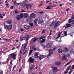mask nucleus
<instances>
[{"label": "nucleus", "mask_w": 74, "mask_h": 74, "mask_svg": "<svg viewBox=\"0 0 74 74\" xmlns=\"http://www.w3.org/2000/svg\"><path fill=\"white\" fill-rule=\"evenodd\" d=\"M16 53V52L10 54L8 56L9 58H11L13 60H15L16 58V56L15 54Z\"/></svg>", "instance_id": "obj_1"}, {"label": "nucleus", "mask_w": 74, "mask_h": 74, "mask_svg": "<svg viewBox=\"0 0 74 74\" xmlns=\"http://www.w3.org/2000/svg\"><path fill=\"white\" fill-rule=\"evenodd\" d=\"M4 28L6 30H11L12 29V25H5V23H4Z\"/></svg>", "instance_id": "obj_2"}, {"label": "nucleus", "mask_w": 74, "mask_h": 74, "mask_svg": "<svg viewBox=\"0 0 74 74\" xmlns=\"http://www.w3.org/2000/svg\"><path fill=\"white\" fill-rule=\"evenodd\" d=\"M46 37V36H41L40 38H38V37H36L34 38H33L32 39H31V42H32V41L33 40V39H34L33 40V41L34 42H35V41H37V40H38V39H39L40 40H41L42 39H43V38H45Z\"/></svg>", "instance_id": "obj_3"}, {"label": "nucleus", "mask_w": 74, "mask_h": 74, "mask_svg": "<svg viewBox=\"0 0 74 74\" xmlns=\"http://www.w3.org/2000/svg\"><path fill=\"white\" fill-rule=\"evenodd\" d=\"M61 23H60V22L59 21H58L57 22V23H56L55 25H54V29L56 28V27H58L60 25Z\"/></svg>", "instance_id": "obj_4"}, {"label": "nucleus", "mask_w": 74, "mask_h": 74, "mask_svg": "<svg viewBox=\"0 0 74 74\" xmlns=\"http://www.w3.org/2000/svg\"><path fill=\"white\" fill-rule=\"evenodd\" d=\"M52 44L51 43H48L46 44V47L47 48H50L52 47Z\"/></svg>", "instance_id": "obj_5"}, {"label": "nucleus", "mask_w": 74, "mask_h": 74, "mask_svg": "<svg viewBox=\"0 0 74 74\" xmlns=\"http://www.w3.org/2000/svg\"><path fill=\"white\" fill-rule=\"evenodd\" d=\"M36 16V14L34 13H32L30 15V17L31 18H35Z\"/></svg>", "instance_id": "obj_6"}, {"label": "nucleus", "mask_w": 74, "mask_h": 74, "mask_svg": "<svg viewBox=\"0 0 74 74\" xmlns=\"http://www.w3.org/2000/svg\"><path fill=\"white\" fill-rule=\"evenodd\" d=\"M30 26L29 25H25L24 26V28L27 30H29L30 29Z\"/></svg>", "instance_id": "obj_7"}, {"label": "nucleus", "mask_w": 74, "mask_h": 74, "mask_svg": "<svg viewBox=\"0 0 74 74\" xmlns=\"http://www.w3.org/2000/svg\"><path fill=\"white\" fill-rule=\"evenodd\" d=\"M70 67H71V66H68L67 68L66 69V71H65L64 73V74H67V73H68V71H69V70H70V69H68V68H69Z\"/></svg>", "instance_id": "obj_8"}, {"label": "nucleus", "mask_w": 74, "mask_h": 74, "mask_svg": "<svg viewBox=\"0 0 74 74\" xmlns=\"http://www.w3.org/2000/svg\"><path fill=\"white\" fill-rule=\"evenodd\" d=\"M55 64L57 66H60L61 65V62H56L55 63Z\"/></svg>", "instance_id": "obj_9"}, {"label": "nucleus", "mask_w": 74, "mask_h": 74, "mask_svg": "<svg viewBox=\"0 0 74 74\" xmlns=\"http://www.w3.org/2000/svg\"><path fill=\"white\" fill-rule=\"evenodd\" d=\"M62 59L63 60H67V56L65 55L63 56Z\"/></svg>", "instance_id": "obj_10"}, {"label": "nucleus", "mask_w": 74, "mask_h": 74, "mask_svg": "<svg viewBox=\"0 0 74 74\" xmlns=\"http://www.w3.org/2000/svg\"><path fill=\"white\" fill-rule=\"evenodd\" d=\"M45 58V56L42 55L39 56L38 57V58L40 60H42V59L43 58Z\"/></svg>", "instance_id": "obj_11"}, {"label": "nucleus", "mask_w": 74, "mask_h": 74, "mask_svg": "<svg viewBox=\"0 0 74 74\" xmlns=\"http://www.w3.org/2000/svg\"><path fill=\"white\" fill-rule=\"evenodd\" d=\"M38 18L36 19L34 21V23L35 26H37V21H38Z\"/></svg>", "instance_id": "obj_12"}, {"label": "nucleus", "mask_w": 74, "mask_h": 74, "mask_svg": "<svg viewBox=\"0 0 74 74\" xmlns=\"http://www.w3.org/2000/svg\"><path fill=\"white\" fill-rule=\"evenodd\" d=\"M38 24H41L43 23V20L41 19H39L38 21Z\"/></svg>", "instance_id": "obj_13"}, {"label": "nucleus", "mask_w": 74, "mask_h": 74, "mask_svg": "<svg viewBox=\"0 0 74 74\" xmlns=\"http://www.w3.org/2000/svg\"><path fill=\"white\" fill-rule=\"evenodd\" d=\"M34 56L36 58H38V52H36L35 53Z\"/></svg>", "instance_id": "obj_14"}, {"label": "nucleus", "mask_w": 74, "mask_h": 74, "mask_svg": "<svg viewBox=\"0 0 74 74\" xmlns=\"http://www.w3.org/2000/svg\"><path fill=\"white\" fill-rule=\"evenodd\" d=\"M29 62L30 63H33L34 62V59H33L32 57H30L29 58Z\"/></svg>", "instance_id": "obj_15"}, {"label": "nucleus", "mask_w": 74, "mask_h": 74, "mask_svg": "<svg viewBox=\"0 0 74 74\" xmlns=\"http://www.w3.org/2000/svg\"><path fill=\"white\" fill-rule=\"evenodd\" d=\"M58 53H62L63 52V50L62 49H58Z\"/></svg>", "instance_id": "obj_16"}, {"label": "nucleus", "mask_w": 74, "mask_h": 74, "mask_svg": "<svg viewBox=\"0 0 74 74\" xmlns=\"http://www.w3.org/2000/svg\"><path fill=\"white\" fill-rule=\"evenodd\" d=\"M26 37H21L20 38V40L21 41H22L23 40H26Z\"/></svg>", "instance_id": "obj_17"}, {"label": "nucleus", "mask_w": 74, "mask_h": 74, "mask_svg": "<svg viewBox=\"0 0 74 74\" xmlns=\"http://www.w3.org/2000/svg\"><path fill=\"white\" fill-rule=\"evenodd\" d=\"M63 51L65 52H69V49L67 48H66L65 49H64Z\"/></svg>", "instance_id": "obj_18"}, {"label": "nucleus", "mask_w": 74, "mask_h": 74, "mask_svg": "<svg viewBox=\"0 0 74 74\" xmlns=\"http://www.w3.org/2000/svg\"><path fill=\"white\" fill-rule=\"evenodd\" d=\"M6 23L9 25H11L12 23V21H11V20H9L8 21H7L6 22Z\"/></svg>", "instance_id": "obj_19"}, {"label": "nucleus", "mask_w": 74, "mask_h": 74, "mask_svg": "<svg viewBox=\"0 0 74 74\" xmlns=\"http://www.w3.org/2000/svg\"><path fill=\"white\" fill-rule=\"evenodd\" d=\"M20 17L21 19H22L23 18V14L21 13L20 15H18Z\"/></svg>", "instance_id": "obj_20"}, {"label": "nucleus", "mask_w": 74, "mask_h": 74, "mask_svg": "<svg viewBox=\"0 0 74 74\" xmlns=\"http://www.w3.org/2000/svg\"><path fill=\"white\" fill-rule=\"evenodd\" d=\"M57 48L56 47H55L53 48V49H50V51H53V52H55V51L56 50V49Z\"/></svg>", "instance_id": "obj_21"}, {"label": "nucleus", "mask_w": 74, "mask_h": 74, "mask_svg": "<svg viewBox=\"0 0 74 74\" xmlns=\"http://www.w3.org/2000/svg\"><path fill=\"white\" fill-rule=\"evenodd\" d=\"M26 46L24 47V50H25V52H24V53H23V55H25V53H26V52H27V48H26Z\"/></svg>", "instance_id": "obj_22"}, {"label": "nucleus", "mask_w": 74, "mask_h": 74, "mask_svg": "<svg viewBox=\"0 0 74 74\" xmlns=\"http://www.w3.org/2000/svg\"><path fill=\"white\" fill-rule=\"evenodd\" d=\"M66 25L67 26L65 27V28H67V27H71V24H66Z\"/></svg>", "instance_id": "obj_23"}, {"label": "nucleus", "mask_w": 74, "mask_h": 74, "mask_svg": "<svg viewBox=\"0 0 74 74\" xmlns=\"http://www.w3.org/2000/svg\"><path fill=\"white\" fill-rule=\"evenodd\" d=\"M64 36H63L61 37V38L62 37H64L65 36H67V31H65L64 32Z\"/></svg>", "instance_id": "obj_24"}, {"label": "nucleus", "mask_w": 74, "mask_h": 74, "mask_svg": "<svg viewBox=\"0 0 74 74\" xmlns=\"http://www.w3.org/2000/svg\"><path fill=\"white\" fill-rule=\"evenodd\" d=\"M62 34V32H60L58 35V36L56 38V39H58V38H59L60 37V36H61V34Z\"/></svg>", "instance_id": "obj_25"}, {"label": "nucleus", "mask_w": 74, "mask_h": 74, "mask_svg": "<svg viewBox=\"0 0 74 74\" xmlns=\"http://www.w3.org/2000/svg\"><path fill=\"white\" fill-rule=\"evenodd\" d=\"M16 18L17 21H20V18H21V17H20L18 15L16 17Z\"/></svg>", "instance_id": "obj_26"}, {"label": "nucleus", "mask_w": 74, "mask_h": 74, "mask_svg": "<svg viewBox=\"0 0 74 74\" xmlns=\"http://www.w3.org/2000/svg\"><path fill=\"white\" fill-rule=\"evenodd\" d=\"M45 42V38H44L41 40V44L42 43H44Z\"/></svg>", "instance_id": "obj_27"}, {"label": "nucleus", "mask_w": 74, "mask_h": 74, "mask_svg": "<svg viewBox=\"0 0 74 74\" xmlns=\"http://www.w3.org/2000/svg\"><path fill=\"white\" fill-rule=\"evenodd\" d=\"M28 15L26 13H25L23 15V16L24 18H27Z\"/></svg>", "instance_id": "obj_28"}, {"label": "nucleus", "mask_w": 74, "mask_h": 74, "mask_svg": "<svg viewBox=\"0 0 74 74\" xmlns=\"http://www.w3.org/2000/svg\"><path fill=\"white\" fill-rule=\"evenodd\" d=\"M53 52L52 51L49 52V54H48L49 56H51V55L53 54Z\"/></svg>", "instance_id": "obj_29"}, {"label": "nucleus", "mask_w": 74, "mask_h": 74, "mask_svg": "<svg viewBox=\"0 0 74 74\" xmlns=\"http://www.w3.org/2000/svg\"><path fill=\"white\" fill-rule=\"evenodd\" d=\"M29 25L31 27H33L34 24L33 23H31L29 24Z\"/></svg>", "instance_id": "obj_30"}, {"label": "nucleus", "mask_w": 74, "mask_h": 74, "mask_svg": "<svg viewBox=\"0 0 74 74\" xmlns=\"http://www.w3.org/2000/svg\"><path fill=\"white\" fill-rule=\"evenodd\" d=\"M53 70H56V71H57L58 70V67L54 66L53 68Z\"/></svg>", "instance_id": "obj_31"}, {"label": "nucleus", "mask_w": 74, "mask_h": 74, "mask_svg": "<svg viewBox=\"0 0 74 74\" xmlns=\"http://www.w3.org/2000/svg\"><path fill=\"white\" fill-rule=\"evenodd\" d=\"M14 4H15V5H18L20 4V3H16V1H15V2H14Z\"/></svg>", "instance_id": "obj_32"}, {"label": "nucleus", "mask_w": 74, "mask_h": 74, "mask_svg": "<svg viewBox=\"0 0 74 74\" xmlns=\"http://www.w3.org/2000/svg\"><path fill=\"white\" fill-rule=\"evenodd\" d=\"M55 25V24H54V22H53L52 23H51V24H50V26H52L54 25Z\"/></svg>", "instance_id": "obj_33"}, {"label": "nucleus", "mask_w": 74, "mask_h": 74, "mask_svg": "<svg viewBox=\"0 0 74 74\" xmlns=\"http://www.w3.org/2000/svg\"><path fill=\"white\" fill-rule=\"evenodd\" d=\"M73 20L72 19H70L69 20V23H71L73 21Z\"/></svg>", "instance_id": "obj_34"}, {"label": "nucleus", "mask_w": 74, "mask_h": 74, "mask_svg": "<svg viewBox=\"0 0 74 74\" xmlns=\"http://www.w3.org/2000/svg\"><path fill=\"white\" fill-rule=\"evenodd\" d=\"M34 68V67H33V66H31L30 68L29 69L31 70H32Z\"/></svg>", "instance_id": "obj_35"}, {"label": "nucleus", "mask_w": 74, "mask_h": 74, "mask_svg": "<svg viewBox=\"0 0 74 74\" xmlns=\"http://www.w3.org/2000/svg\"><path fill=\"white\" fill-rule=\"evenodd\" d=\"M9 3H6V6L8 8H9Z\"/></svg>", "instance_id": "obj_36"}, {"label": "nucleus", "mask_w": 74, "mask_h": 74, "mask_svg": "<svg viewBox=\"0 0 74 74\" xmlns=\"http://www.w3.org/2000/svg\"><path fill=\"white\" fill-rule=\"evenodd\" d=\"M48 7H48L46 8V10H51V7H49V6Z\"/></svg>", "instance_id": "obj_37"}, {"label": "nucleus", "mask_w": 74, "mask_h": 74, "mask_svg": "<svg viewBox=\"0 0 74 74\" xmlns=\"http://www.w3.org/2000/svg\"><path fill=\"white\" fill-rule=\"evenodd\" d=\"M51 36H49L47 37V38L48 40H49V39H51Z\"/></svg>", "instance_id": "obj_38"}, {"label": "nucleus", "mask_w": 74, "mask_h": 74, "mask_svg": "<svg viewBox=\"0 0 74 74\" xmlns=\"http://www.w3.org/2000/svg\"><path fill=\"white\" fill-rule=\"evenodd\" d=\"M73 71V69H72L71 70V71L70 72H69V74H71V72Z\"/></svg>", "instance_id": "obj_39"}, {"label": "nucleus", "mask_w": 74, "mask_h": 74, "mask_svg": "<svg viewBox=\"0 0 74 74\" xmlns=\"http://www.w3.org/2000/svg\"><path fill=\"white\" fill-rule=\"evenodd\" d=\"M27 22H31V20H30V19H27Z\"/></svg>", "instance_id": "obj_40"}, {"label": "nucleus", "mask_w": 74, "mask_h": 74, "mask_svg": "<svg viewBox=\"0 0 74 74\" xmlns=\"http://www.w3.org/2000/svg\"><path fill=\"white\" fill-rule=\"evenodd\" d=\"M66 56H67V57H68V58H70V55L69 54V53L67 54Z\"/></svg>", "instance_id": "obj_41"}, {"label": "nucleus", "mask_w": 74, "mask_h": 74, "mask_svg": "<svg viewBox=\"0 0 74 74\" xmlns=\"http://www.w3.org/2000/svg\"><path fill=\"white\" fill-rule=\"evenodd\" d=\"M38 42L39 43H40V44H41V40H38Z\"/></svg>", "instance_id": "obj_42"}, {"label": "nucleus", "mask_w": 74, "mask_h": 74, "mask_svg": "<svg viewBox=\"0 0 74 74\" xmlns=\"http://www.w3.org/2000/svg\"><path fill=\"white\" fill-rule=\"evenodd\" d=\"M29 36H27L26 38V41H27L29 40Z\"/></svg>", "instance_id": "obj_43"}, {"label": "nucleus", "mask_w": 74, "mask_h": 74, "mask_svg": "<svg viewBox=\"0 0 74 74\" xmlns=\"http://www.w3.org/2000/svg\"><path fill=\"white\" fill-rule=\"evenodd\" d=\"M45 29H44L42 32V34H44V33H45Z\"/></svg>", "instance_id": "obj_44"}, {"label": "nucleus", "mask_w": 74, "mask_h": 74, "mask_svg": "<svg viewBox=\"0 0 74 74\" xmlns=\"http://www.w3.org/2000/svg\"><path fill=\"white\" fill-rule=\"evenodd\" d=\"M27 5V4H26L24 3L23 5V7H26Z\"/></svg>", "instance_id": "obj_45"}, {"label": "nucleus", "mask_w": 74, "mask_h": 74, "mask_svg": "<svg viewBox=\"0 0 74 74\" xmlns=\"http://www.w3.org/2000/svg\"><path fill=\"white\" fill-rule=\"evenodd\" d=\"M27 5H28V6H29L30 7V8H31L32 7V6L29 3H28L27 4Z\"/></svg>", "instance_id": "obj_46"}, {"label": "nucleus", "mask_w": 74, "mask_h": 74, "mask_svg": "<svg viewBox=\"0 0 74 74\" xmlns=\"http://www.w3.org/2000/svg\"><path fill=\"white\" fill-rule=\"evenodd\" d=\"M72 61H71L70 62H69L68 63L66 64V65H69V64H70Z\"/></svg>", "instance_id": "obj_47"}, {"label": "nucleus", "mask_w": 74, "mask_h": 74, "mask_svg": "<svg viewBox=\"0 0 74 74\" xmlns=\"http://www.w3.org/2000/svg\"><path fill=\"white\" fill-rule=\"evenodd\" d=\"M22 67H20L19 69V72H21V71L22 70Z\"/></svg>", "instance_id": "obj_48"}, {"label": "nucleus", "mask_w": 74, "mask_h": 74, "mask_svg": "<svg viewBox=\"0 0 74 74\" xmlns=\"http://www.w3.org/2000/svg\"><path fill=\"white\" fill-rule=\"evenodd\" d=\"M52 30H51L50 32V34H49V36H51V34H52Z\"/></svg>", "instance_id": "obj_49"}, {"label": "nucleus", "mask_w": 74, "mask_h": 74, "mask_svg": "<svg viewBox=\"0 0 74 74\" xmlns=\"http://www.w3.org/2000/svg\"><path fill=\"white\" fill-rule=\"evenodd\" d=\"M53 74H55L56 73V71H55V70H54L53 71Z\"/></svg>", "instance_id": "obj_50"}, {"label": "nucleus", "mask_w": 74, "mask_h": 74, "mask_svg": "<svg viewBox=\"0 0 74 74\" xmlns=\"http://www.w3.org/2000/svg\"><path fill=\"white\" fill-rule=\"evenodd\" d=\"M21 51H20V55H21V53H22V49H20Z\"/></svg>", "instance_id": "obj_51"}, {"label": "nucleus", "mask_w": 74, "mask_h": 74, "mask_svg": "<svg viewBox=\"0 0 74 74\" xmlns=\"http://www.w3.org/2000/svg\"><path fill=\"white\" fill-rule=\"evenodd\" d=\"M67 4H68V5H69H69H72V3H67Z\"/></svg>", "instance_id": "obj_52"}, {"label": "nucleus", "mask_w": 74, "mask_h": 74, "mask_svg": "<svg viewBox=\"0 0 74 74\" xmlns=\"http://www.w3.org/2000/svg\"><path fill=\"white\" fill-rule=\"evenodd\" d=\"M10 9H13L14 8V6H12L10 7Z\"/></svg>", "instance_id": "obj_53"}, {"label": "nucleus", "mask_w": 74, "mask_h": 74, "mask_svg": "<svg viewBox=\"0 0 74 74\" xmlns=\"http://www.w3.org/2000/svg\"><path fill=\"white\" fill-rule=\"evenodd\" d=\"M22 12H25V11L23 10V9H21Z\"/></svg>", "instance_id": "obj_54"}, {"label": "nucleus", "mask_w": 74, "mask_h": 74, "mask_svg": "<svg viewBox=\"0 0 74 74\" xmlns=\"http://www.w3.org/2000/svg\"><path fill=\"white\" fill-rule=\"evenodd\" d=\"M72 25H74V20H72Z\"/></svg>", "instance_id": "obj_55"}, {"label": "nucleus", "mask_w": 74, "mask_h": 74, "mask_svg": "<svg viewBox=\"0 0 74 74\" xmlns=\"http://www.w3.org/2000/svg\"><path fill=\"white\" fill-rule=\"evenodd\" d=\"M42 47L43 48H45V45H42Z\"/></svg>", "instance_id": "obj_56"}, {"label": "nucleus", "mask_w": 74, "mask_h": 74, "mask_svg": "<svg viewBox=\"0 0 74 74\" xmlns=\"http://www.w3.org/2000/svg\"><path fill=\"white\" fill-rule=\"evenodd\" d=\"M13 60H11L10 62V64H12V62Z\"/></svg>", "instance_id": "obj_57"}, {"label": "nucleus", "mask_w": 74, "mask_h": 74, "mask_svg": "<svg viewBox=\"0 0 74 74\" xmlns=\"http://www.w3.org/2000/svg\"><path fill=\"white\" fill-rule=\"evenodd\" d=\"M31 48L32 49H33H33H34V46H32L31 47Z\"/></svg>", "instance_id": "obj_58"}, {"label": "nucleus", "mask_w": 74, "mask_h": 74, "mask_svg": "<svg viewBox=\"0 0 74 74\" xmlns=\"http://www.w3.org/2000/svg\"><path fill=\"white\" fill-rule=\"evenodd\" d=\"M15 14H17L18 13V10H16L15 11Z\"/></svg>", "instance_id": "obj_59"}, {"label": "nucleus", "mask_w": 74, "mask_h": 74, "mask_svg": "<svg viewBox=\"0 0 74 74\" xmlns=\"http://www.w3.org/2000/svg\"><path fill=\"white\" fill-rule=\"evenodd\" d=\"M11 69H12V67L11 66H9V69L10 70V71L11 70Z\"/></svg>", "instance_id": "obj_60"}, {"label": "nucleus", "mask_w": 74, "mask_h": 74, "mask_svg": "<svg viewBox=\"0 0 74 74\" xmlns=\"http://www.w3.org/2000/svg\"><path fill=\"white\" fill-rule=\"evenodd\" d=\"M70 10V8H68L66 10V11L67 12Z\"/></svg>", "instance_id": "obj_61"}, {"label": "nucleus", "mask_w": 74, "mask_h": 74, "mask_svg": "<svg viewBox=\"0 0 74 74\" xmlns=\"http://www.w3.org/2000/svg\"><path fill=\"white\" fill-rule=\"evenodd\" d=\"M20 30L21 32H23L24 31V30L22 28H21Z\"/></svg>", "instance_id": "obj_62"}, {"label": "nucleus", "mask_w": 74, "mask_h": 74, "mask_svg": "<svg viewBox=\"0 0 74 74\" xmlns=\"http://www.w3.org/2000/svg\"><path fill=\"white\" fill-rule=\"evenodd\" d=\"M0 18H3V17L2 15H0Z\"/></svg>", "instance_id": "obj_63"}, {"label": "nucleus", "mask_w": 74, "mask_h": 74, "mask_svg": "<svg viewBox=\"0 0 74 74\" xmlns=\"http://www.w3.org/2000/svg\"><path fill=\"white\" fill-rule=\"evenodd\" d=\"M3 70H2L1 71V72H0V74H3Z\"/></svg>", "instance_id": "obj_64"}]
</instances>
